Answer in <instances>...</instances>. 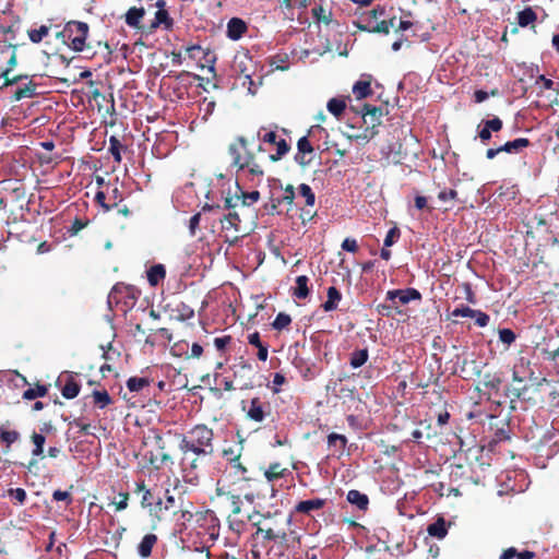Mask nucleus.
Instances as JSON below:
<instances>
[{"label": "nucleus", "instance_id": "6e6552de", "mask_svg": "<svg viewBox=\"0 0 559 559\" xmlns=\"http://www.w3.org/2000/svg\"><path fill=\"white\" fill-rule=\"evenodd\" d=\"M205 460L181 454L180 468L186 483L195 485L199 481Z\"/></svg>", "mask_w": 559, "mask_h": 559}, {"label": "nucleus", "instance_id": "6e6d98bb", "mask_svg": "<svg viewBox=\"0 0 559 559\" xmlns=\"http://www.w3.org/2000/svg\"><path fill=\"white\" fill-rule=\"evenodd\" d=\"M175 311L177 313L176 318L180 321H186L194 317V310L185 302H179Z\"/></svg>", "mask_w": 559, "mask_h": 559}, {"label": "nucleus", "instance_id": "79ce46f5", "mask_svg": "<svg viewBox=\"0 0 559 559\" xmlns=\"http://www.w3.org/2000/svg\"><path fill=\"white\" fill-rule=\"evenodd\" d=\"M459 193L455 189L451 188H443L438 193V200L442 203L450 204L449 207H445L444 210H450L454 206V202L457 200Z\"/></svg>", "mask_w": 559, "mask_h": 559}, {"label": "nucleus", "instance_id": "4d7b16f0", "mask_svg": "<svg viewBox=\"0 0 559 559\" xmlns=\"http://www.w3.org/2000/svg\"><path fill=\"white\" fill-rule=\"evenodd\" d=\"M222 223L224 229L234 228L236 231H239L240 218L236 212H229L227 215H225Z\"/></svg>", "mask_w": 559, "mask_h": 559}, {"label": "nucleus", "instance_id": "a19ab883", "mask_svg": "<svg viewBox=\"0 0 559 559\" xmlns=\"http://www.w3.org/2000/svg\"><path fill=\"white\" fill-rule=\"evenodd\" d=\"M326 108L334 117L340 118L346 108V99L333 97L328 102Z\"/></svg>", "mask_w": 559, "mask_h": 559}, {"label": "nucleus", "instance_id": "a878e982", "mask_svg": "<svg viewBox=\"0 0 559 559\" xmlns=\"http://www.w3.org/2000/svg\"><path fill=\"white\" fill-rule=\"evenodd\" d=\"M147 282L152 287H156L166 277V267L164 264H154L146 271Z\"/></svg>", "mask_w": 559, "mask_h": 559}, {"label": "nucleus", "instance_id": "4c0bfd02", "mask_svg": "<svg viewBox=\"0 0 559 559\" xmlns=\"http://www.w3.org/2000/svg\"><path fill=\"white\" fill-rule=\"evenodd\" d=\"M144 14L145 10L143 8L132 7L126 13V23L131 27H139Z\"/></svg>", "mask_w": 559, "mask_h": 559}, {"label": "nucleus", "instance_id": "8fccbe9b", "mask_svg": "<svg viewBox=\"0 0 559 559\" xmlns=\"http://www.w3.org/2000/svg\"><path fill=\"white\" fill-rule=\"evenodd\" d=\"M242 445L241 442L235 445H230L228 448H224L222 451L223 457L229 463L241 457Z\"/></svg>", "mask_w": 559, "mask_h": 559}, {"label": "nucleus", "instance_id": "680f3d73", "mask_svg": "<svg viewBox=\"0 0 559 559\" xmlns=\"http://www.w3.org/2000/svg\"><path fill=\"white\" fill-rule=\"evenodd\" d=\"M8 496L20 506L24 504L27 499V493L23 488H10L8 489Z\"/></svg>", "mask_w": 559, "mask_h": 559}, {"label": "nucleus", "instance_id": "0eeeda50", "mask_svg": "<svg viewBox=\"0 0 559 559\" xmlns=\"http://www.w3.org/2000/svg\"><path fill=\"white\" fill-rule=\"evenodd\" d=\"M231 368L234 370L235 381L238 383V389L240 391L253 388L255 371L252 362L240 356L235 360Z\"/></svg>", "mask_w": 559, "mask_h": 559}, {"label": "nucleus", "instance_id": "72a5a7b5", "mask_svg": "<svg viewBox=\"0 0 559 559\" xmlns=\"http://www.w3.org/2000/svg\"><path fill=\"white\" fill-rule=\"evenodd\" d=\"M546 386L545 389L548 392L549 404L554 407H559V380L555 382H549L546 379L539 383V386Z\"/></svg>", "mask_w": 559, "mask_h": 559}, {"label": "nucleus", "instance_id": "b1692460", "mask_svg": "<svg viewBox=\"0 0 559 559\" xmlns=\"http://www.w3.org/2000/svg\"><path fill=\"white\" fill-rule=\"evenodd\" d=\"M532 143L527 138H518L506 142L500 146V150L508 154H520L523 150L530 147Z\"/></svg>", "mask_w": 559, "mask_h": 559}, {"label": "nucleus", "instance_id": "9d476101", "mask_svg": "<svg viewBox=\"0 0 559 559\" xmlns=\"http://www.w3.org/2000/svg\"><path fill=\"white\" fill-rule=\"evenodd\" d=\"M247 417L255 423H262L269 416H271V405L269 402L262 401L260 397H252L249 402L248 407H243Z\"/></svg>", "mask_w": 559, "mask_h": 559}, {"label": "nucleus", "instance_id": "4be33fe9", "mask_svg": "<svg viewBox=\"0 0 559 559\" xmlns=\"http://www.w3.org/2000/svg\"><path fill=\"white\" fill-rule=\"evenodd\" d=\"M371 81L372 76L370 74H362L360 80H358L353 86V93L357 99H362L369 96L371 91Z\"/></svg>", "mask_w": 559, "mask_h": 559}, {"label": "nucleus", "instance_id": "09e8293b", "mask_svg": "<svg viewBox=\"0 0 559 559\" xmlns=\"http://www.w3.org/2000/svg\"><path fill=\"white\" fill-rule=\"evenodd\" d=\"M292 324V317L286 312H280L271 323L272 328L278 332L288 330Z\"/></svg>", "mask_w": 559, "mask_h": 559}, {"label": "nucleus", "instance_id": "052dcab7", "mask_svg": "<svg viewBox=\"0 0 559 559\" xmlns=\"http://www.w3.org/2000/svg\"><path fill=\"white\" fill-rule=\"evenodd\" d=\"M530 391V388L526 385L522 388H512L508 391V396L510 397L511 403H513L516 399L518 400H528L531 399L527 396V393Z\"/></svg>", "mask_w": 559, "mask_h": 559}, {"label": "nucleus", "instance_id": "473e14b6", "mask_svg": "<svg viewBox=\"0 0 559 559\" xmlns=\"http://www.w3.org/2000/svg\"><path fill=\"white\" fill-rule=\"evenodd\" d=\"M326 295L328 299L322 305V308L324 311L330 312L337 308V304L342 299V294L335 286H331L328 288Z\"/></svg>", "mask_w": 559, "mask_h": 559}, {"label": "nucleus", "instance_id": "7c9ffc66", "mask_svg": "<svg viewBox=\"0 0 559 559\" xmlns=\"http://www.w3.org/2000/svg\"><path fill=\"white\" fill-rule=\"evenodd\" d=\"M288 525H282L280 528V533H276L274 539L272 542H278L283 547H289V542L300 543V536L297 535L294 531L287 533L286 527Z\"/></svg>", "mask_w": 559, "mask_h": 559}, {"label": "nucleus", "instance_id": "bb28decb", "mask_svg": "<svg viewBox=\"0 0 559 559\" xmlns=\"http://www.w3.org/2000/svg\"><path fill=\"white\" fill-rule=\"evenodd\" d=\"M347 501L356 506L360 511H366L369 506L368 496L356 489H352L347 492Z\"/></svg>", "mask_w": 559, "mask_h": 559}, {"label": "nucleus", "instance_id": "393cba45", "mask_svg": "<svg viewBox=\"0 0 559 559\" xmlns=\"http://www.w3.org/2000/svg\"><path fill=\"white\" fill-rule=\"evenodd\" d=\"M325 504H326V500L325 499H321V498H314V499H310V500H302V501H299L296 504L295 511L297 513L309 514L313 510L322 509Z\"/></svg>", "mask_w": 559, "mask_h": 559}, {"label": "nucleus", "instance_id": "774afa93", "mask_svg": "<svg viewBox=\"0 0 559 559\" xmlns=\"http://www.w3.org/2000/svg\"><path fill=\"white\" fill-rule=\"evenodd\" d=\"M515 337V333L511 329L499 330V338L506 345H510L514 342Z\"/></svg>", "mask_w": 559, "mask_h": 559}, {"label": "nucleus", "instance_id": "37998d69", "mask_svg": "<svg viewBox=\"0 0 559 559\" xmlns=\"http://www.w3.org/2000/svg\"><path fill=\"white\" fill-rule=\"evenodd\" d=\"M287 468L282 467V464L278 462L270 464L269 468L265 471L264 476L267 481H274L278 478L285 476Z\"/></svg>", "mask_w": 559, "mask_h": 559}, {"label": "nucleus", "instance_id": "a18cd8bd", "mask_svg": "<svg viewBox=\"0 0 559 559\" xmlns=\"http://www.w3.org/2000/svg\"><path fill=\"white\" fill-rule=\"evenodd\" d=\"M537 20V14L532 8H525L518 13V24L521 27H526Z\"/></svg>", "mask_w": 559, "mask_h": 559}, {"label": "nucleus", "instance_id": "5701e85b", "mask_svg": "<svg viewBox=\"0 0 559 559\" xmlns=\"http://www.w3.org/2000/svg\"><path fill=\"white\" fill-rule=\"evenodd\" d=\"M247 29L246 22L239 17H233L227 23V36L233 40L240 39Z\"/></svg>", "mask_w": 559, "mask_h": 559}, {"label": "nucleus", "instance_id": "c03bdc74", "mask_svg": "<svg viewBox=\"0 0 559 559\" xmlns=\"http://www.w3.org/2000/svg\"><path fill=\"white\" fill-rule=\"evenodd\" d=\"M151 381L146 377H131L127 381V388L131 392H141L150 385Z\"/></svg>", "mask_w": 559, "mask_h": 559}, {"label": "nucleus", "instance_id": "cd10ccee", "mask_svg": "<svg viewBox=\"0 0 559 559\" xmlns=\"http://www.w3.org/2000/svg\"><path fill=\"white\" fill-rule=\"evenodd\" d=\"M356 26L359 31L368 32V33H378L388 35L390 33V24H388L386 20H382L376 24H371L368 22L367 24H362L360 22L356 23Z\"/></svg>", "mask_w": 559, "mask_h": 559}, {"label": "nucleus", "instance_id": "e2e57ef3", "mask_svg": "<svg viewBox=\"0 0 559 559\" xmlns=\"http://www.w3.org/2000/svg\"><path fill=\"white\" fill-rule=\"evenodd\" d=\"M164 497L163 492L158 493V499H155L153 501L152 506L148 509V513L158 520L160 519V514L164 512Z\"/></svg>", "mask_w": 559, "mask_h": 559}, {"label": "nucleus", "instance_id": "6ab92c4d", "mask_svg": "<svg viewBox=\"0 0 559 559\" xmlns=\"http://www.w3.org/2000/svg\"><path fill=\"white\" fill-rule=\"evenodd\" d=\"M483 128L478 132V136L483 143H487L491 139V132H499L503 122L499 117L489 120H483Z\"/></svg>", "mask_w": 559, "mask_h": 559}, {"label": "nucleus", "instance_id": "4468645a", "mask_svg": "<svg viewBox=\"0 0 559 559\" xmlns=\"http://www.w3.org/2000/svg\"><path fill=\"white\" fill-rule=\"evenodd\" d=\"M396 299L400 304L406 305L412 300H420L421 294L416 288L393 289L386 293V300L393 305H396Z\"/></svg>", "mask_w": 559, "mask_h": 559}, {"label": "nucleus", "instance_id": "f03ea898", "mask_svg": "<svg viewBox=\"0 0 559 559\" xmlns=\"http://www.w3.org/2000/svg\"><path fill=\"white\" fill-rule=\"evenodd\" d=\"M248 520L257 527L255 535H262L264 540L271 542L274 539L276 533H280L282 525H289L292 522L290 516L283 515L282 512H266L261 514L255 511L248 515Z\"/></svg>", "mask_w": 559, "mask_h": 559}, {"label": "nucleus", "instance_id": "5fc2aeb1", "mask_svg": "<svg viewBox=\"0 0 559 559\" xmlns=\"http://www.w3.org/2000/svg\"><path fill=\"white\" fill-rule=\"evenodd\" d=\"M50 27L47 25H41L39 28L29 29L27 32L28 38L34 44H39L44 37L49 34Z\"/></svg>", "mask_w": 559, "mask_h": 559}, {"label": "nucleus", "instance_id": "dca6fc26", "mask_svg": "<svg viewBox=\"0 0 559 559\" xmlns=\"http://www.w3.org/2000/svg\"><path fill=\"white\" fill-rule=\"evenodd\" d=\"M31 440L34 444V449L32 450V460L28 462V464L26 465V468L28 471H32L33 467H35L38 463V457L39 459H44L45 455H44V445H45V442H46V437L40 433V432H36L34 431L32 435H31Z\"/></svg>", "mask_w": 559, "mask_h": 559}, {"label": "nucleus", "instance_id": "3c124183", "mask_svg": "<svg viewBox=\"0 0 559 559\" xmlns=\"http://www.w3.org/2000/svg\"><path fill=\"white\" fill-rule=\"evenodd\" d=\"M124 148L122 143L115 135L109 138V153L116 163H121V151Z\"/></svg>", "mask_w": 559, "mask_h": 559}, {"label": "nucleus", "instance_id": "c9c22d12", "mask_svg": "<svg viewBox=\"0 0 559 559\" xmlns=\"http://www.w3.org/2000/svg\"><path fill=\"white\" fill-rule=\"evenodd\" d=\"M296 286L294 287L293 295L298 299H306L309 296V278L306 275H299L296 277Z\"/></svg>", "mask_w": 559, "mask_h": 559}, {"label": "nucleus", "instance_id": "69168bd1", "mask_svg": "<svg viewBox=\"0 0 559 559\" xmlns=\"http://www.w3.org/2000/svg\"><path fill=\"white\" fill-rule=\"evenodd\" d=\"M474 313H475V309H472L467 306H461V307H457L455 308L452 312H451V317H464V318H473L474 317Z\"/></svg>", "mask_w": 559, "mask_h": 559}, {"label": "nucleus", "instance_id": "2f4dec72", "mask_svg": "<svg viewBox=\"0 0 559 559\" xmlns=\"http://www.w3.org/2000/svg\"><path fill=\"white\" fill-rule=\"evenodd\" d=\"M157 543V536L155 534H146L138 546V552L142 558L151 556L153 547Z\"/></svg>", "mask_w": 559, "mask_h": 559}, {"label": "nucleus", "instance_id": "c756f323", "mask_svg": "<svg viewBox=\"0 0 559 559\" xmlns=\"http://www.w3.org/2000/svg\"><path fill=\"white\" fill-rule=\"evenodd\" d=\"M179 450L181 454L186 453V455L194 456L199 459L206 460L211 457L214 453V449L202 448V447H182L179 445Z\"/></svg>", "mask_w": 559, "mask_h": 559}, {"label": "nucleus", "instance_id": "20e7f679", "mask_svg": "<svg viewBox=\"0 0 559 559\" xmlns=\"http://www.w3.org/2000/svg\"><path fill=\"white\" fill-rule=\"evenodd\" d=\"M141 295V290L133 285L117 283L108 295L109 306L115 305L122 312L131 310Z\"/></svg>", "mask_w": 559, "mask_h": 559}, {"label": "nucleus", "instance_id": "ea45409f", "mask_svg": "<svg viewBox=\"0 0 559 559\" xmlns=\"http://www.w3.org/2000/svg\"><path fill=\"white\" fill-rule=\"evenodd\" d=\"M92 397L95 406L100 409L106 408L112 403V399L106 390H94L92 392Z\"/></svg>", "mask_w": 559, "mask_h": 559}, {"label": "nucleus", "instance_id": "f8f14e48", "mask_svg": "<svg viewBox=\"0 0 559 559\" xmlns=\"http://www.w3.org/2000/svg\"><path fill=\"white\" fill-rule=\"evenodd\" d=\"M489 429L492 431L493 441L501 442L510 439V425L507 417L489 416Z\"/></svg>", "mask_w": 559, "mask_h": 559}, {"label": "nucleus", "instance_id": "a211bd4d", "mask_svg": "<svg viewBox=\"0 0 559 559\" xmlns=\"http://www.w3.org/2000/svg\"><path fill=\"white\" fill-rule=\"evenodd\" d=\"M362 119L366 124V128L378 129V127L382 123L381 118L383 116V111L381 107H376L372 105H364L361 110Z\"/></svg>", "mask_w": 559, "mask_h": 559}, {"label": "nucleus", "instance_id": "49530a36", "mask_svg": "<svg viewBox=\"0 0 559 559\" xmlns=\"http://www.w3.org/2000/svg\"><path fill=\"white\" fill-rule=\"evenodd\" d=\"M48 393V388L44 384L37 383L34 388H28L23 392V399L27 401L35 400L37 397H44Z\"/></svg>", "mask_w": 559, "mask_h": 559}, {"label": "nucleus", "instance_id": "864d4df0", "mask_svg": "<svg viewBox=\"0 0 559 559\" xmlns=\"http://www.w3.org/2000/svg\"><path fill=\"white\" fill-rule=\"evenodd\" d=\"M229 471L241 480H250L247 467L240 462V459L229 463Z\"/></svg>", "mask_w": 559, "mask_h": 559}, {"label": "nucleus", "instance_id": "f704fd0d", "mask_svg": "<svg viewBox=\"0 0 559 559\" xmlns=\"http://www.w3.org/2000/svg\"><path fill=\"white\" fill-rule=\"evenodd\" d=\"M347 442L348 440L344 435L332 432L328 436L329 448H335L336 452L338 453V456L344 453Z\"/></svg>", "mask_w": 559, "mask_h": 559}, {"label": "nucleus", "instance_id": "338daca9", "mask_svg": "<svg viewBox=\"0 0 559 559\" xmlns=\"http://www.w3.org/2000/svg\"><path fill=\"white\" fill-rule=\"evenodd\" d=\"M400 229L396 226L392 227L384 238V247H391L400 238Z\"/></svg>", "mask_w": 559, "mask_h": 559}, {"label": "nucleus", "instance_id": "de8ad7c7", "mask_svg": "<svg viewBox=\"0 0 559 559\" xmlns=\"http://www.w3.org/2000/svg\"><path fill=\"white\" fill-rule=\"evenodd\" d=\"M299 197L305 199V205L308 207H313L316 203V194L312 191L311 187L307 183H301L298 187Z\"/></svg>", "mask_w": 559, "mask_h": 559}, {"label": "nucleus", "instance_id": "bf43d9fd", "mask_svg": "<svg viewBox=\"0 0 559 559\" xmlns=\"http://www.w3.org/2000/svg\"><path fill=\"white\" fill-rule=\"evenodd\" d=\"M148 462L150 464L155 468V469H159L160 467H163L165 464L167 463H170L173 464V459L169 454L163 452L160 454V456H154L152 453L148 457Z\"/></svg>", "mask_w": 559, "mask_h": 559}, {"label": "nucleus", "instance_id": "7ed1b4c3", "mask_svg": "<svg viewBox=\"0 0 559 559\" xmlns=\"http://www.w3.org/2000/svg\"><path fill=\"white\" fill-rule=\"evenodd\" d=\"M296 199V191L293 185H287L283 187V185L276 180L270 189V198L269 202L264 204V210L270 215H280L283 213L281 206L287 205V211L294 204V200Z\"/></svg>", "mask_w": 559, "mask_h": 559}, {"label": "nucleus", "instance_id": "58836bf2", "mask_svg": "<svg viewBox=\"0 0 559 559\" xmlns=\"http://www.w3.org/2000/svg\"><path fill=\"white\" fill-rule=\"evenodd\" d=\"M36 95V84L34 82H28L25 86L19 87L13 96L12 102H19L23 98H32Z\"/></svg>", "mask_w": 559, "mask_h": 559}, {"label": "nucleus", "instance_id": "0e129e2a", "mask_svg": "<svg viewBox=\"0 0 559 559\" xmlns=\"http://www.w3.org/2000/svg\"><path fill=\"white\" fill-rule=\"evenodd\" d=\"M367 360H368V352H353L349 362L353 368H359Z\"/></svg>", "mask_w": 559, "mask_h": 559}, {"label": "nucleus", "instance_id": "aec40b11", "mask_svg": "<svg viewBox=\"0 0 559 559\" xmlns=\"http://www.w3.org/2000/svg\"><path fill=\"white\" fill-rule=\"evenodd\" d=\"M156 7L158 10L155 13L154 22L152 23L153 27H157L159 25H164L166 29H170L174 25V20L169 16L168 12L165 10V1L157 0Z\"/></svg>", "mask_w": 559, "mask_h": 559}, {"label": "nucleus", "instance_id": "603ef678", "mask_svg": "<svg viewBox=\"0 0 559 559\" xmlns=\"http://www.w3.org/2000/svg\"><path fill=\"white\" fill-rule=\"evenodd\" d=\"M312 15L319 23L329 25L332 22V12L324 9L322 5L314 7L312 9Z\"/></svg>", "mask_w": 559, "mask_h": 559}, {"label": "nucleus", "instance_id": "423d86ee", "mask_svg": "<svg viewBox=\"0 0 559 559\" xmlns=\"http://www.w3.org/2000/svg\"><path fill=\"white\" fill-rule=\"evenodd\" d=\"M88 24L80 21H69L64 26V34H68L69 47L78 52L83 51L88 35Z\"/></svg>", "mask_w": 559, "mask_h": 559}, {"label": "nucleus", "instance_id": "39448f33", "mask_svg": "<svg viewBox=\"0 0 559 559\" xmlns=\"http://www.w3.org/2000/svg\"><path fill=\"white\" fill-rule=\"evenodd\" d=\"M214 431L204 424L193 426L180 436L179 445L214 449Z\"/></svg>", "mask_w": 559, "mask_h": 559}, {"label": "nucleus", "instance_id": "f257e3e1", "mask_svg": "<svg viewBox=\"0 0 559 559\" xmlns=\"http://www.w3.org/2000/svg\"><path fill=\"white\" fill-rule=\"evenodd\" d=\"M248 146L249 140L245 136H238L234 143L229 144L228 153L231 156V165L238 170L247 169L252 176L263 177V166Z\"/></svg>", "mask_w": 559, "mask_h": 559}, {"label": "nucleus", "instance_id": "1a4fd4ad", "mask_svg": "<svg viewBox=\"0 0 559 559\" xmlns=\"http://www.w3.org/2000/svg\"><path fill=\"white\" fill-rule=\"evenodd\" d=\"M258 138L263 143L276 146V153L269 155L271 162H277L282 159L283 156H285L290 151V145L287 143V141L285 139H278L275 131H266L265 128H261L258 131Z\"/></svg>", "mask_w": 559, "mask_h": 559}, {"label": "nucleus", "instance_id": "e433bc0d", "mask_svg": "<svg viewBox=\"0 0 559 559\" xmlns=\"http://www.w3.org/2000/svg\"><path fill=\"white\" fill-rule=\"evenodd\" d=\"M535 556L536 555L534 551H531V550L519 551L516 548L510 547L502 551L499 559H512V558L533 559V558H535Z\"/></svg>", "mask_w": 559, "mask_h": 559}, {"label": "nucleus", "instance_id": "f3484780", "mask_svg": "<svg viewBox=\"0 0 559 559\" xmlns=\"http://www.w3.org/2000/svg\"><path fill=\"white\" fill-rule=\"evenodd\" d=\"M313 151V146L308 136H301L297 142V154L294 157L295 162L301 167L310 165L311 158H307L306 156L307 154H312Z\"/></svg>", "mask_w": 559, "mask_h": 559}, {"label": "nucleus", "instance_id": "c85d7f7f", "mask_svg": "<svg viewBox=\"0 0 559 559\" xmlns=\"http://www.w3.org/2000/svg\"><path fill=\"white\" fill-rule=\"evenodd\" d=\"M427 532L430 536L438 539L444 538L448 534V527L444 518L439 516L433 523L429 524Z\"/></svg>", "mask_w": 559, "mask_h": 559}, {"label": "nucleus", "instance_id": "9b49d317", "mask_svg": "<svg viewBox=\"0 0 559 559\" xmlns=\"http://www.w3.org/2000/svg\"><path fill=\"white\" fill-rule=\"evenodd\" d=\"M134 493L140 496V504L143 509L147 510L155 499H158V493H162V488L157 485L148 488L144 480L135 483Z\"/></svg>", "mask_w": 559, "mask_h": 559}, {"label": "nucleus", "instance_id": "13d9d810", "mask_svg": "<svg viewBox=\"0 0 559 559\" xmlns=\"http://www.w3.org/2000/svg\"><path fill=\"white\" fill-rule=\"evenodd\" d=\"M379 133L378 129L365 128L362 132L350 135L349 139L367 143Z\"/></svg>", "mask_w": 559, "mask_h": 559}, {"label": "nucleus", "instance_id": "412c9836", "mask_svg": "<svg viewBox=\"0 0 559 559\" xmlns=\"http://www.w3.org/2000/svg\"><path fill=\"white\" fill-rule=\"evenodd\" d=\"M260 199V192L254 190V191H251V192H243L241 191V195H237L236 197V202L233 203V199L231 198H227L225 200V209H234L237 206V202L240 201V203L243 205V206H249L253 203H255L258 200Z\"/></svg>", "mask_w": 559, "mask_h": 559}, {"label": "nucleus", "instance_id": "2eb2a0df", "mask_svg": "<svg viewBox=\"0 0 559 559\" xmlns=\"http://www.w3.org/2000/svg\"><path fill=\"white\" fill-rule=\"evenodd\" d=\"M62 382L64 384L60 388V391L64 399L72 400L79 395L81 385L75 381L72 374H61L58 378L57 384H61Z\"/></svg>", "mask_w": 559, "mask_h": 559}, {"label": "nucleus", "instance_id": "ddd939ff", "mask_svg": "<svg viewBox=\"0 0 559 559\" xmlns=\"http://www.w3.org/2000/svg\"><path fill=\"white\" fill-rule=\"evenodd\" d=\"M21 433L17 431L11 421H5L0 425V445L4 447V452L11 451L13 443L20 441Z\"/></svg>", "mask_w": 559, "mask_h": 559}]
</instances>
